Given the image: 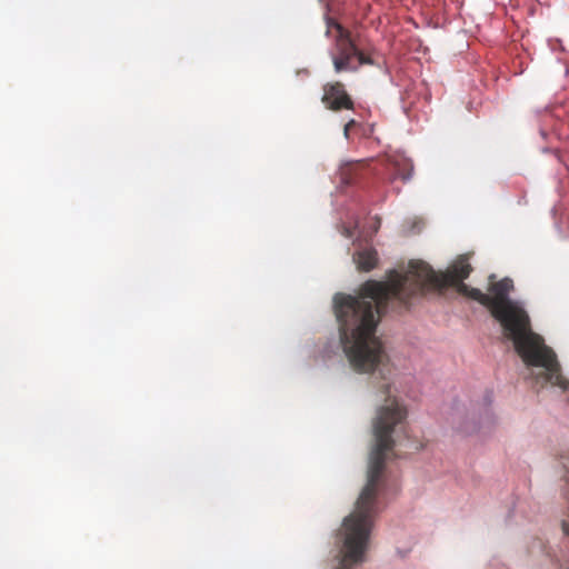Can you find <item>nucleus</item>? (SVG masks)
Masks as SVG:
<instances>
[{"label":"nucleus","mask_w":569,"mask_h":569,"mask_svg":"<svg viewBox=\"0 0 569 569\" xmlns=\"http://www.w3.org/2000/svg\"><path fill=\"white\" fill-rule=\"evenodd\" d=\"M361 124L355 119L349 120L343 127V136L347 140H351L355 133H358Z\"/></svg>","instance_id":"6"},{"label":"nucleus","mask_w":569,"mask_h":569,"mask_svg":"<svg viewBox=\"0 0 569 569\" xmlns=\"http://www.w3.org/2000/svg\"><path fill=\"white\" fill-rule=\"evenodd\" d=\"M363 164L361 162L349 163L341 168V181L346 184L355 183L361 176Z\"/></svg>","instance_id":"5"},{"label":"nucleus","mask_w":569,"mask_h":569,"mask_svg":"<svg viewBox=\"0 0 569 569\" xmlns=\"http://www.w3.org/2000/svg\"><path fill=\"white\" fill-rule=\"evenodd\" d=\"M467 256L458 257L446 271L436 272L427 262L411 260L403 271L390 270L386 281L367 280L357 296L336 293L333 310L339 325L340 341L352 369L360 373L376 369L381 373L377 383L385 403L377 409L372 422L375 445L370 452L367 483L351 513H378V492L385 470L387 453L392 450V433L402 428L407 408L392 395V383L387 373L388 356L376 336L381 317L388 311L402 312L431 290L456 287L457 291L485 306L500 323L503 337L512 341L516 352L529 368H540L537 382L551 383L569 391V380L560 372L555 351L531 328L525 308L509 298L513 281L503 278L493 281L490 276L488 293L463 283L472 271Z\"/></svg>","instance_id":"1"},{"label":"nucleus","mask_w":569,"mask_h":569,"mask_svg":"<svg viewBox=\"0 0 569 569\" xmlns=\"http://www.w3.org/2000/svg\"><path fill=\"white\" fill-rule=\"evenodd\" d=\"M326 36L332 39L329 52L336 73L356 72L361 66H373L370 53L361 49L350 30L335 19H326Z\"/></svg>","instance_id":"2"},{"label":"nucleus","mask_w":569,"mask_h":569,"mask_svg":"<svg viewBox=\"0 0 569 569\" xmlns=\"http://www.w3.org/2000/svg\"><path fill=\"white\" fill-rule=\"evenodd\" d=\"M352 260L359 271L369 272L378 266L379 257L376 249L363 248L353 253Z\"/></svg>","instance_id":"4"},{"label":"nucleus","mask_w":569,"mask_h":569,"mask_svg":"<svg viewBox=\"0 0 569 569\" xmlns=\"http://www.w3.org/2000/svg\"><path fill=\"white\" fill-rule=\"evenodd\" d=\"M322 103L331 111L352 110L355 102L340 81L327 82L322 87Z\"/></svg>","instance_id":"3"},{"label":"nucleus","mask_w":569,"mask_h":569,"mask_svg":"<svg viewBox=\"0 0 569 569\" xmlns=\"http://www.w3.org/2000/svg\"><path fill=\"white\" fill-rule=\"evenodd\" d=\"M565 481H566V492H567L568 499H569V465L566 466ZM562 529L566 535H569V523L568 522L565 521L562 523Z\"/></svg>","instance_id":"7"},{"label":"nucleus","mask_w":569,"mask_h":569,"mask_svg":"<svg viewBox=\"0 0 569 569\" xmlns=\"http://www.w3.org/2000/svg\"><path fill=\"white\" fill-rule=\"evenodd\" d=\"M411 173H412V168L410 167V168L406 169L405 171L400 172L399 174H400V178L406 181L411 178Z\"/></svg>","instance_id":"8"}]
</instances>
